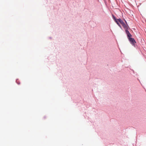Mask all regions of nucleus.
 <instances>
[{"instance_id": "obj_1", "label": "nucleus", "mask_w": 146, "mask_h": 146, "mask_svg": "<svg viewBox=\"0 0 146 146\" xmlns=\"http://www.w3.org/2000/svg\"><path fill=\"white\" fill-rule=\"evenodd\" d=\"M130 43L133 45H135L136 42L133 38H129V39Z\"/></svg>"}, {"instance_id": "obj_5", "label": "nucleus", "mask_w": 146, "mask_h": 146, "mask_svg": "<svg viewBox=\"0 0 146 146\" xmlns=\"http://www.w3.org/2000/svg\"><path fill=\"white\" fill-rule=\"evenodd\" d=\"M117 20H118V21L122 25L124 23L123 21L120 19H117Z\"/></svg>"}, {"instance_id": "obj_2", "label": "nucleus", "mask_w": 146, "mask_h": 146, "mask_svg": "<svg viewBox=\"0 0 146 146\" xmlns=\"http://www.w3.org/2000/svg\"><path fill=\"white\" fill-rule=\"evenodd\" d=\"M125 32L127 35V37H128V39H129V38H131L130 37L132 36V35L129 33V32L128 31V30L126 29L125 30Z\"/></svg>"}, {"instance_id": "obj_3", "label": "nucleus", "mask_w": 146, "mask_h": 146, "mask_svg": "<svg viewBox=\"0 0 146 146\" xmlns=\"http://www.w3.org/2000/svg\"><path fill=\"white\" fill-rule=\"evenodd\" d=\"M113 18L114 20H115V22L117 23V24L121 28V27L119 23V21L117 20V19H116L114 17Z\"/></svg>"}, {"instance_id": "obj_4", "label": "nucleus", "mask_w": 146, "mask_h": 146, "mask_svg": "<svg viewBox=\"0 0 146 146\" xmlns=\"http://www.w3.org/2000/svg\"><path fill=\"white\" fill-rule=\"evenodd\" d=\"M122 25L123 26V28H124V29H125V30L126 29L127 30V29H128V26L126 25L125 24V23H124Z\"/></svg>"}]
</instances>
